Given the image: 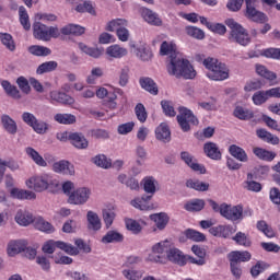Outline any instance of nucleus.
I'll list each match as a JSON object with an SVG mask.
<instances>
[{
    "label": "nucleus",
    "mask_w": 280,
    "mask_h": 280,
    "mask_svg": "<svg viewBox=\"0 0 280 280\" xmlns=\"http://www.w3.org/2000/svg\"><path fill=\"white\" fill-rule=\"evenodd\" d=\"M167 71L170 75H174L175 78H184L185 80H194L196 78L194 66L180 55L172 57L167 65Z\"/></svg>",
    "instance_id": "f257e3e1"
},
{
    "label": "nucleus",
    "mask_w": 280,
    "mask_h": 280,
    "mask_svg": "<svg viewBox=\"0 0 280 280\" xmlns=\"http://www.w3.org/2000/svg\"><path fill=\"white\" fill-rule=\"evenodd\" d=\"M141 184L145 194L150 195L136 198L131 200L130 205L135 207V209H140V211H150V209H152L150 200H152V196L159 191V180L152 176H147L142 179Z\"/></svg>",
    "instance_id": "f03ea898"
},
{
    "label": "nucleus",
    "mask_w": 280,
    "mask_h": 280,
    "mask_svg": "<svg viewBox=\"0 0 280 280\" xmlns=\"http://www.w3.org/2000/svg\"><path fill=\"white\" fill-rule=\"evenodd\" d=\"M225 25L231 30L229 36L231 43H237V45H241L242 47H248V45H250V35L242 24L233 19H228Z\"/></svg>",
    "instance_id": "7ed1b4c3"
},
{
    "label": "nucleus",
    "mask_w": 280,
    "mask_h": 280,
    "mask_svg": "<svg viewBox=\"0 0 280 280\" xmlns=\"http://www.w3.org/2000/svg\"><path fill=\"white\" fill-rule=\"evenodd\" d=\"M173 245L174 242L170 238L155 243L151 247V253L148 255L147 261H151L152 264H163Z\"/></svg>",
    "instance_id": "20e7f679"
},
{
    "label": "nucleus",
    "mask_w": 280,
    "mask_h": 280,
    "mask_svg": "<svg viewBox=\"0 0 280 280\" xmlns=\"http://www.w3.org/2000/svg\"><path fill=\"white\" fill-rule=\"evenodd\" d=\"M33 36L37 40L49 43L51 38L60 37V30L57 26H47L40 22L33 23Z\"/></svg>",
    "instance_id": "39448f33"
},
{
    "label": "nucleus",
    "mask_w": 280,
    "mask_h": 280,
    "mask_svg": "<svg viewBox=\"0 0 280 280\" xmlns=\"http://www.w3.org/2000/svg\"><path fill=\"white\" fill-rule=\"evenodd\" d=\"M126 27H128V20L116 19L108 22L106 30L107 32H116V36L121 43H128L130 40V31Z\"/></svg>",
    "instance_id": "423d86ee"
},
{
    "label": "nucleus",
    "mask_w": 280,
    "mask_h": 280,
    "mask_svg": "<svg viewBox=\"0 0 280 280\" xmlns=\"http://www.w3.org/2000/svg\"><path fill=\"white\" fill-rule=\"evenodd\" d=\"M51 185H54V178L47 173L32 176L26 180V187L38 192L47 191Z\"/></svg>",
    "instance_id": "0eeeda50"
},
{
    "label": "nucleus",
    "mask_w": 280,
    "mask_h": 280,
    "mask_svg": "<svg viewBox=\"0 0 280 280\" xmlns=\"http://www.w3.org/2000/svg\"><path fill=\"white\" fill-rule=\"evenodd\" d=\"M177 115V124L182 128L183 132H189L191 126H198L199 121L194 112L187 107H179Z\"/></svg>",
    "instance_id": "6e6552de"
},
{
    "label": "nucleus",
    "mask_w": 280,
    "mask_h": 280,
    "mask_svg": "<svg viewBox=\"0 0 280 280\" xmlns=\"http://www.w3.org/2000/svg\"><path fill=\"white\" fill-rule=\"evenodd\" d=\"M56 248L63 250L67 255H78L80 249L74 247L71 244L65 243L62 241H48L42 247L43 253H47L48 255H52L56 252Z\"/></svg>",
    "instance_id": "1a4fd4ad"
},
{
    "label": "nucleus",
    "mask_w": 280,
    "mask_h": 280,
    "mask_svg": "<svg viewBox=\"0 0 280 280\" xmlns=\"http://www.w3.org/2000/svg\"><path fill=\"white\" fill-rule=\"evenodd\" d=\"M92 194L93 192L91 191V188H89V187L77 188L68 197V202L70 205H77V206L86 205L89 202V200H91Z\"/></svg>",
    "instance_id": "9d476101"
},
{
    "label": "nucleus",
    "mask_w": 280,
    "mask_h": 280,
    "mask_svg": "<svg viewBox=\"0 0 280 280\" xmlns=\"http://www.w3.org/2000/svg\"><path fill=\"white\" fill-rule=\"evenodd\" d=\"M221 215L225 218V220H230V222H237V220H242L244 215V208H242V206L222 203Z\"/></svg>",
    "instance_id": "9b49d317"
},
{
    "label": "nucleus",
    "mask_w": 280,
    "mask_h": 280,
    "mask_svg": "<svg viewBox=\"0 0 280 280\" xmlns=\"http://www.w3.org/2000/svg\"><path fill=\"white\" fill-rule=\"evenodd\" d=\"M245 16L254 23H266L268 21V16L264 12L255 9V0H246Z\"/></svg>",
    "instance_id": "f8f14e48"
},
{
    "label": "nucleus",
    "mask_w": 280,
    "mask_h": 280,
    "mask_svg": "<svg viewBox=\"0 0 280 280\" xmlns=\"http://www.w3.org/2000/svg\"><path fill=\"white\" fill-rule=\"evenodd\" d=\"M52 172L63 174V176H75V166L67 160H60L52 164Z\"/></svg>",
    "instance_id": "ddd939ff"
},
{
    "label": "nucleus",
    "mask_w": 280,
    "mask_h": 280,
    "mask_svg": "<svg viewBox=\"0 0 280 280\" xmlns=\"http://www.w3.org/2000/svg\"><path fill=\"white\" fill-rule=\"evenodd\" d=\"M209 233L214 237H223V240H229L231 235L237 233V228L233 225H217L210 228Z\"/></svg>",
    "instance_id": "4468645a"
},
{
    "label": "nucleus",
    "mask_w": 280,
    "mask_h": 280,
    "mask_svg": "<svg viewBox=\"0 0 280 280\" xmlns=\"http://www.w3.org/2000/svg\"><path fill=\"white\" fill-rule=\"evenodd\" d=\"M207 78H209V80H214V82L229 80V67H226V63L221 62L217 68L207 73Z\"/></svg>",
    "instance_id": "2eb2a0df"
},
{
    "label": "nucleus",
    "mask_w": 280,
    "mask_h": 280,
    "mask_svg": "<svg viewBox=\"0 0 280 280\" xmlns=\"http://www.w3.org/2000/svg\"><path fill=\"white\" fill-rule=\"evenodd\" d=\"M172 264H177V266H186L187 265V255H185L180 249L176 248L173 244L168 254H166V258Z\"/></svg>",
    "instance_id": "dca6fc26"
},
{
    "label": "nucleus",
    "mask_w": 280,
    "mask_h": 280,
    "mask_svg": "<svg viewBox=\"0 0 280 280\" xmlns=\"http://www.w3.org/2000/svg\"><path fill=\"white\" fill-rule=\"evenodd\" d=\"M25 248H27V241L12 240L8 243L7 253H8L9 257H14L15 255H19L20 253L25 252Z\"/></svg>",
    "instance_id": "f3484780"
},
{
    "label": "nucleus",
    "mask_w": 280,
    "mask_h": 280,
    "mask_svg": "<svg viewBox=\"0 0 280 280\" xmlns=\"http://www.w3.org/2000/svg\"><path fill=\"white\" fill-rule=\"evenodd\" d=\"M106 56L109 60H119L128 56V48H124L118 44L110 45L105 50Z\"/></svg>",
    "instance_id": "a211bd4d"
},
{
    "label": "nucleus",
    "mask_w": 280,
    "mask_h": 280,
    "mask_svg": "<svg viewBox=\"0 0 280 280\" xmlns=\"http://www.w3.org/2000/svg\"><path fill=\"white\" fill-rule=\"evenodd\" d=\"M49 97L52 102H57L58 104H65L66 106H73V104H75L74 97L69 96V94L60 91H51Z\"/></svg>",
    "instance_id": "6ab92c4d"
},
{
    "label": "nucleus",
    "mask_w": 280,
    "mask_h": 280,
    "mask_svg": "<svg viewBox=\"0 0 280 280\" xmlns=\"http://www.w3.org/2000/svg\"><path fill=\"white\" fill-rule=\"evenodd\" d=\"M35 221L36 218H34V214L25 209H20L15 213V222L20 224V226H30V224Z\"/></svg>",
    "instance_id": "aec40b11"
},
{
    "label": "nucleus",
    "mask_w": 280,
    "mask_h": 280,
    "mask_svg": "<svg viewBox=\"0 0 280 280\" xmlns=\"http://www.w3.org/2000/svg\"><path fill=\"white\" fill-rule=\"evenodd\" d=\"M180 159L188 165V167L192 168L194 172H200V174H205V166L198 164V161L191 153L184 151L180 153Z\"/></svg>",
    "instance_id": "412c9836"
},
{
    "label": "nucleus",
    "mask_w": 280,
    "mask_h": 280,
    "mask_svg": "<svg viewBox=\"0 0 280 280\" xmlns=\"http://www.w3.org/2000/svg\"><path fill=\"white\" fill-rule=\"evenodd\" d=\"M228 257L230 262L240 265L242 262L250 261L253 255H250L248 250H234L231 252Z\"/></svg>",
    "instance_id": "4be33fe9"
},
{
    "label": "nucleus",
    "mask_w": 280,
    "mask_h": 280,
    "mask_svg": "<svg viewBox=\"0 0 280 280\" xmlns=\"http://www.w3.org/2000/svg\"><path fill=\"white\" fill-rule=\"evenodd\" d=\"M141 16L149 25H155L156 27L163 25V21L159 18V14L148 8L141 10Z\"/></svg>",
    "instance_id": "5701e85b"
},
{
    "label": "nucleus",
    "mask_w": 280,
    "mask_h": 280,
    "mask_svg": "<svg viewBox=\"0 0 280 280\" xmlns=\"http://www.w3.org/2000/svg\"><path fill=\"white\" fill-rule=\"evenodd\" d=\"M203 152L208 159L212 161H220L222 159V152H220V147L215 142H207L203 145Z\"/></svg>",
    "instance_id": "b1692460"
},
{
    "label": "nucleus",
    "mask_w": 280,
    "mask_h": 280,
    "mask_svg": "<svg viewBox=\"0 0 280 280\" xmlns=\"http://www.w3.org/2000/svg\"><path fill=\"white\" fill-rule=\"evenodd\" d=\"M155 138L159 141H163V143H170V141H172V131H170L167 124L162 122L159 127H156Z\"/></svg>",
    "instance_id": "393cba45"
},
{
    "label": "nucleus",
    "mask_w": 280,
    "mask_h": 280,
    "mask_svg": "<svg viewBox=\"0 0 280 280\" xmlns=\"http://www.w3.org/2000/svg\"><path fill=\"white\" fill-rule=\"evenodd\" d=\"M133 52L136 54L137 58H139L143 62L150 61V59L153 57V54H152V50L150 49V46H148L145 44L135 46Z\"/></svg>",
    "instance_id": "a878e982"
},
{
    "label": "nucleus",
    "mask_w": 280,
    "mask_h": 280,
    "mask_svg": "<svg viewBox=\"0 0 280 280\" xmlns=\"http://www.w3.org/2000/svg\"><path fill=\"white\" fill-rule=\"evenodd\" d=\"M11 198L18 200H36V194L32 190H23L20 188H12L10 191Z\"/></svg>",
    "instance_id": "bb28decb"
},
{
    "label": "nucleus",
    "mask_w": 280,
    "mask_h": 280,
    "mask_svg": "<svg viewBox=\"0 0 280 280\" xmlns=\"http://www.w3.org/2000/svg\"><path fill=\"white\" fill-rule=\"evenodd\" d=\"M1 124L2 128H4L5 132L9 135H16L19 131V126L16 125V121L12 119L9 115H2L1 116Z\"/></svg>",
    "instance_id": "cd10ccee"
},
{
    "label": "nucleus",
    "mask_w": 280,
    "mask_h": 280,
    "mask_svg": "<svg viewBox=\"0 0 280 280\" xmlns=\"http://www.w3.org/2000/svg\"><path fill=\"white\" fill-rule=\"evenodd\" d=\"M70 143L77 148V150H86L89 148V140L81 132H72Z\"/></svg>",
    "instance_id": "c85d7f7f"
},
{
    "label": "nucleus",
    "mask_w": 280,
    "mask_h": 280,
    "mask_svg": "<svg viewBox=\"0 0 280 280\" xmlns=\"http://www.w3.org/2000/svg\"><path fill=\"white\" fill-rule=\"evenodd\" d=\"M25 153L32 159L35 165H38V167H47V161H45V158H43V155H40L34 148L27 147Z\"/></svg>",
    "instance_id": "c756f323"
},
{
    "label": "nucleus",
    "mask_w": 280,
    "mask_h": 280,
    "mask_svg": "<svg viewBox=\"0 0 280 280\" xmlns=\"http://www.w3.org/2000/svg\"><path fill=\"white\" fill-rule=\"evenodd\" d=\"M86 220H88V226L92 231H100L102 229V220L100 219V215L97 212H94L93 210H89L86 213Z\"/></svg>",
    "instance_id": "7c9ffc66"
},
{
    "label": "nucleus",
    "mask_w": 280,
    "mask_h": 280,
    "mask_svg": "<svg viewBox=\"0 0 280 280\" xmlns=\"http://www.w3.org/2000/svg\"><path fill=\"white\" fill-rule=\"evenodd\" d=\"M256 136L258 139H261V141H265V143H271V145H279V137L270 133V131L266 129H257Z\"/></svg>",
    "instance_id": "2f4dec72"
},
{
    "label": "nucleus",
    "mask_w": 280,
    "mask_h": 280,
    "mask_svg": "<svg viewBox=\"0 0 280 280\" xmlns=\"http://www.w3.org/2000/svg\"><path fill=\"white\" fill-rule=\"evenodd\" d=\"M160 54L161 56H170L171 60H172V57L174 58V56L180 55L176 51V44L174 42H167V40H164L161 44Z\"/></svg>",
    "instance_id": "473e14b6"
},
{
    "label": "nucleus",
    "mask_w": 280,
    "mask_h": 280,
    "mask_svg": "<svg viewBox=\"0 0 280 280\" xmlns=\"http://www.w3.org/2000/svg\"><path fill=\"white\" fill-rule=\"evenodd\" d=\"M150 220L155 223V226L156 229H159V231H163L170 222V217L167 215V213L161 212L156 214H151Z\"/></svg>",
    "instance_id": "72a5a7b5"
},
{
    "label": "nucleus",
    "mask_w": 280,
    "mask_h": 280,
    "mask_svg": "<svg viewBox=\"0 0 280 280\" xmlns=\"http://www.w3.org/2000/svg\"><path fill=\"white\" fill-rule=\"evenodd\" d=\"M229 152L234 159L241 161V163H248V154H246V151L241 147L232 144L229 148Z\"/></svg>",
    "instance_id": "f704fd0d"
},
{
    "label": "nucleus",
    "mask_w": 280,
    "mask_h": 280,
    "mask_svg": "<svg viewBox=\"0 0 280 280\" xmlns=\"http://www.w3.org/2000/svg\"><path fill=\"white\" fill-rule=\"evenodd\" d=\"M59 32H61L63 36H82V34L85 32V28L80 25L68 24L63 26Z\"/></svg>",
    "instance_id": "c9c22d12"
},
{
    "label": "nucleus",
    "mask_w": 280,
    "mask_h": 280,
    "mask_svg": "<svg viewBox=\"0 0 280 280\" xmlns=\"http://www.w3.org/2000/svg\"><path fill=\"white\" fill-rule=\"evenodd\" d=\"M0 84L7 93V95H10L11 97H13V100H21V92L19 91V89H16L15 85H12L10 81L0 80Z\"/></svg>",
    "instance_id": "e433bc0d"
},
{
    "label": "nucleus",
    "mask_w": 280,
    "mask_h": 280,
    "mask_svg": "<svg viewBox=\"0 0 280 280\" xmlns=\"http://www.w3.org/2000/svg\"><path fill=\"white\" fill-rule=\"evenodd\" d=\"M100 78H104V69L102 67H93L90 74L86 77L85 82L86 84L95 85Z\"/></svg>",
    "instance_id": "4c0bfd02"
},
{
    "label": "nucleus",
    "mask_w": 280,
    "mask_h": 280,
    "mask_svg": "<svg viewBox=\"0 0 280 280\" xmlns=\"http://www.w3.org/2000/svg\"><path fill=\"white\" fill-rule=\"evenodd\" d=\"M234 117L237 119H241L242 121H248V119H253L255 117V114L253 110L243 107V106H236L233 112Z\"/></svg>",
    "instance_id": "58836bf2"
},
{
    "label": "nucleus",
    "mask_w": 280,
    "mask_h": 280,
    "mask_svg": "<svg viewBox=\"0 0 280 280\" xmlns=\"http://www.w3.org/2000/svg\"><path fill=\"white\" fill-rule=\"evenodd\" d=\"M195 58H196L197 62H202L203 67H206V69H208V71L218 69V65L221 63L218 59H215L213 57H207L205 59V56L196 55Z\"/></svg>",
    "instance_id": "ea45409f"
},
{
    "label": "nucleus",
    "mask_w": 280,
    "mask_h": 280,
    "mask_svg": "<svg viewBox=\"0 0 280 280\" xmlns=\"http://www.w3.org/2000/svg\"><path fill=\"white\" fill-rule=\"evenodd\" d=\"M34 224L35 229L42 231L43 233L51 234L56 231V228H54L48 221H45V219L42 217L35 218Z\"/></svg>",
    "instance_id": "a19ab883"
},
{
    "label": "nucleus",
    "mask_w": 280,
    "mask_h": 280,
    "mask_svg": "<svg viewBox=\"0 0 280 280\" xmlns=\"http://www.w3.org/2000/svg\"><path fill=\"white\" fill-rule=\"evenodd\" d=\"M253 152L255 156H257V159H260V161L270 162V161H275V159L277 158V153L272 151H268L266 149H261L259 147L254 148Z\"/></svg>",
    "instance_id": "79ce46f5"
},
{
    "label": "nucleus",
    "mask_w": 280,
    "mask_h": 280,
    "mask_svg": "<svg viewBox=\"0 0 280 280\" xmlns=\"http://www.w3.org/2000/svg\"><path fill=\"white\" fill-rule=\"evenodd\" d=\"M119 242H124V234L117 231H108L103 237V244H117Z\"/></svg>",
    "instance_id": "37998d69"
},
{
    "label": "nucleus",
    "mask_w": 280,
    "mask_h": 280,
    "mask_svg": "<svg viewBox=\"0 0 280 280\" xmlns=\"http://www.w3.org/2000/svg\"><path fill=\"white\" fill-rule=\"evenodd\" d=\"M79 49L90 58H102L103 51L97 47H90L84 43H79Z\"/></svg>",
    "instance_id": "c03bdc74"
},
{
    "label": "nucleus",
    "mask_w": 280,
    "mask_h": 280,
    "mask_svg": "<svg viewBox=\"0 0 280 280\" xmlns=\"http://www.w3.org/2000/svg\"><path fill=\"white\" fill-rule=\"evenodd\" d=\"M54 120L57 121V124H61L62 126H71L78 121L75 118V115L73 114H56L54 116Z\"/></svg>",
    "instance_id": "a18cd8bd"
},
{
    "label": "nucleus",
    "mask_w": 280,
    "mask_h": 280,
    "mask_svg": "<svg viewBox=\"0 0 280 280\" xmlns=\"http://www.w3.org/2000/svg\"><path fill=\"white\" fill-rule=\"evenodd\" d=\"M140 85L144 91L151 93V95H159V88L156 83L151 78H142L140 79Z\"/></svg>",
    "instance_id": "49530a36"
},
{
    "label": "nucleus",
    "mask_w": 280,
    "mask_h": 280,
    "mask_svg": "<svg viewBox=\"0 0 280 280\" xmlns=\"http://www.w3.org/2000/svg\"><path fill=\"white\" fill-rule=\"evenodd\" d=\"M121 275L127 280H141L143 279V270L127 268L121 271Z\"/></svg>",
    "instance_id": "de8ad7c7"
},
{
    "label": "nucleus",
    "mask_w": 280,
    "mask_h": 280,
    "mask_svg": "<svg viewBox=\"0 0 280 280\" xmlns=\"http://www.w3.org/2000/svg\"><path fill=\"white\" fill-rule=\"evenodd\" d=\"M19 19L22 27L26 32H30V30H32V23H30V14H27V10L25 9V7L19 8Z\"/></svg>",
    "instance_id": "09e8293b"
},
{
    "label": "nucleus",
    "mask_w": 280,
    "mask_h": 280,
    "mask_svg": "<svg viewBox=\"0 0 280 280\" xmlns=\"http://www.w3.org/2000/svg\"><path fill=\"white\" fill-rule=\"evenodd\" d=\"M92 162L94 165H97V167H102L103 170H109V167H113V162H110V159H108L104 154H98L92 159Z\"/></svg>",
    "instance_id": "8fccbe9b"
},
{
    "label": "nucleus",
    "mask_w": 280,
    "mask_h": 280,
    "mask_svg": "<svg viewBox=\"0 0 280 280\" xmlns=\"http://www.w3.org/2000/svg\"><path fill=\"white\" fill-rule=\"evenodd\" d=\"M184 209L186 211H202L205 209V200L202 199H192L190 201H187L184 206Z\"/></svg>",
    "instance_id": "3c124183"
},
{
    "label": "nucleus",
    "mask_w": 280,
    "mask_h": 280,
    "mask_svg": "<svg viewBox=\"0 0 280 280\" xmlns=\"http://www.w3.org/2000/svg\"><path fill=\"white\" fill-rule=\"evenodd\" d=\"M233 242H235L236 244H238V246H244L245 248H250L253 242L250 241V238L248 237V235H246V233L243 232H237L233 237H232Z\"/></svg>",
    "instance_id": "603ef678"
},
{
    "label": "nucleus",
    "mask_w": 280,
    "mask_h": 280,
    "mask_svg": "<svg viewBox=\"0 0 280 280\" xmlns=\"http://www.w3.org/2000/svg\"><path fill=\"white\" fill-rule=\"evenodd\" d=\"M186 187H188V189H195L196 191H208L209 190V184L200 182L198 179L186 180Z\"/></svg>",
    "instance_id": "864d4df0"
},
{
    "label": "nucleus",
    "mask_w": 280,
    "mask_h": 280,
    "mask_svg": "<svg viewBox=\"0 0 280 280\" xmlns=\"http://www.w3.org/2000/svg\"><path fill=\"white\" fill-rule=\"evenodd\" d=\"M56 69H58L57 61H46L38 66L36 73L43 75V73H51V71H56Z\"/></svg>",
    "instance_id": "5fc2aeb1"
},
{
    "label": "nucleus",
    "mask_w": 280,
    "mask_h": 280,
    "mask_svg": "<svg viewBox=\"0 0 280 280\" xmlns=\"http://www.w3.org/2000/svg\"><path fill=\"white\" fill-rule=\"evenodd\" d=\"M27 50L32 56L45 57L51 55V49L40 45L30 46Z\"/></svg>",
    "instance_id": "6e6d98bb"
},
{
    "label": "nucleus",
    "mask_w": 280,
    "mask_h": 280,
    "mask_svg": "<svg viewBox=\"0 0 280 280\" xmlns=\"http://www.w3.org/2000/svg\"><path fill=\"white\" fill-rule=\"evenodd\" d=\"M270 90L267 91H258L253 95V102L256 106H261V104H266V102H268L270 96Z\"/></svg>",
    "instance_id": "4d7b16f0"
},
{
    "label": "nucleus",
    "mask_w": 280,
    "mask_h": 280,
    "mask_svg": "<svg viewBox=\"0 0 280 280\" xmlns=\"http://www.w3.org/2000/svg\"><path fill=\"white\" fill-rule=\"evenodd\" d=\"M185 32L190 38H196L197 40H203L205 38V31L196 26H186Z\"/></svg>",
    "instance_id": "13d9d810"
},
{
    "label": "nucleus",
    "mask_w": 280,
    "mask_h": 280,
    "mask_svg": "<svg viewBox=\"0 0 280 280\" xmlns=\"http://www.w3.org/2000/svg\"><path fill=\"white\" fill-rule=\"evenodd\" d=\"M256 73L266 80H277V73L261 65H256Z\"/></svg>",
    "instance_id": "bf43d9fd"
},
{
    "label": "nucleus",
    "mask_w": 280,
    "mask_h": 280,
    "mask_svg": "<svg viewBox=\"0 0 280 280\" xmlns=\"http://www.w3.org/2000/svg\"><path fill=\"white\" fill-rule=\"evenodd\" d=\"M135 114L140 124H145V121H148V110H145V106L143 104L138 103L136 105Z\"/></svg>",
    "instance_id": "052dcab7"
},
{
    "label": "nucleus",
    "mask_w": 280,
    "mask_h": 280,
    "mask_svg": "<svg viewBox=\"0 0 280 280\" xmlns=\"http://www.w3.org/2000/svg\"><path fill=\"white\" fill-rule=\"evenodd\" d=\"M31 128L36 132V135H46L49 130V125L40 119H37L35 124L31 125Z\"/></svg>",
    "instance_id": "680f3d73"
},
{
    "label": "nucleus",
    "mask_w": 280,
    "mask_h": 280,
    "mask_svg": "<svg viewBox=\"0 0 280 280\" xmlns=\"http://www.w3.org/2000/svg\"><path fill=\"white\" fill-rule=\"evenodd\" d=\"M77 12L84 13L88 12L89 14H92V16H95V5L91 1H84L83 3L77 5L75 8Z\"/></svg>",
    "instance_id": "e2e57ef3"
},
{
    "label": "nucleus",
    "mask_w": 280,
    "mask_h": 280,
    "mask_svg": "<svg viewBox=\"0 0 280 280\" xmlns=\"http://www.w3.org/2000/svg\"><path fill=\"white\" fill-rule=\"evenodd\" d=\"M185 235L192 242H205V240H207V236H205L203 233H200L196 230H186Z\"/></svg>",
    "instance_id": "0e129e2a"
},
{
    "label": "nucleus",
    "mask_w": 280,
    "mask_h": 280,
    "mask_svg": "<svg viewBox=\"0 0 280 280\" xmlns=\"http://www.w3.org/2000/svg\"><path fill=\"white\" fill-rule=\"evenodd\" d=\"M258 231H261L266 237H275V230L266 221H258L257 222Z\"/></svg>",
    "instance_id": "69168bd1"
},
{
    "label": "nucleus",
    "mask_w": 280,
    "mask_h": 280,
    "mask_svg": "<svg viewBox=\"0 0 280 280\" xmlns=\"http://www.w3.org/2000/svg\"><path fill=\"white\" fill-rule=\"evenodd\" d=\"M1 43L9 49V51H14L16 49V45L14 44V39H12V35L2 34L0 35Z\"/></svg>",
    "instance_id": "338daca9"
},
{
    "label": "nucleus",
    "mask_w": 280,
    "mask_h": 280,
    "mask_svg": "<svg viewBox=\"0 0 280 280\" xmlns=\"http://www.w3.org/2000/svg\"><path fill=\"white\" fill-rule=\"evenodd\" d=\"M266 268H268V265L264 261H258L256 262V265H254L250 268V275L252 277L255 279L257 278L258 275H261V272H264V270H266Z\"/></svg>",
    "instance_id": "774afa93"
}]
</instances>
